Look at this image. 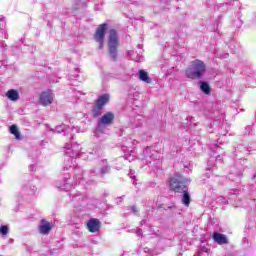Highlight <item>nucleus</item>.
Segmentation results:
<instances>
[{
  "label": "nucleus",
  "mask_w": 256,
  "mask_h": 256,
  "mask_svg": "<svg viewBox=\"0 0 256 256\" xmlns=\"http://www.w3.org/2000/svg\"><path fill=\"white\" fill-rule=\"evenodd\" d=\"M207 71V65L205 62L196 59L190 63L186 68V77L188 79H201L205 72Z\"/></svg>",
  "instance_id": "obj_1"
},
{
  "label": "nucleus",
  "mask_w": 256,
  "mask_h": 256,
  "mask_svg": "<svg viewBox=\"0 0 256 256\" xmlns=\"http://www.w3.org/2000/svg\"><path fill=\"white\" fill-rule=\"evenodd\" d=\"M117 47H119V37L117 36V31L111 29L109 31L108 49L113 61H117Z\"/></svg>",
  "instance_id": "obj_2"
},
{
  "label": "nucleus",
  "mask_w": 256,
  "mask_h": 256,
  "mask_svg": "<svg viewBox=\"0 0 256 256\" xmlns=\"http://www.w3.org/2000/svg\"><path fill=\"white\" fill-rule=\"evenodd\" d=\"M170 191L174 193H182L187 189V184L181 180V174H176L174 177L169 179Z\"/></svg>",
  "instance_id": "obj_3"
},
{
  "label": "nucleus",
  "mask_w": 256,
  "mask_h": 256,
  "mask_svg": "<svg viewBox=\"0 0 256 256\" xmlns=\"http://www.w3.org/2000/svg\"><path fill=\"white\" fill-rule=\"evenodd\" d=\"M105 31H107V23L100 24L94 33V40L99 43V49H103L105 42Z\"/></svg>",
  "instance_id": "obj_4"
},
{
  "label": "nucleus",
  "mask_w": 256,
  "mask_h": 256,
  "mask_svg": "<svg viewBox=\"0 0 256 256\" xmlns=\"http://www.w3.org/2000/svg\"><path fill=\"white\" fill-rule=\"evenodd\" d=\"M86 227L90 233H97L101 229V221L97 218L88 220Z\"/></svg>",
  "instance_id": "obj_5"
},
{
  "label": "nucleus",
  "mask_w": 256,
  "mask_h": 256,
  "mask_svg": "<svg viewBox=\"0 0 256 256\" xmlns=\"http://www.w3.org/2000/svg\"><path fill=\"white\" fill-rule=\"evenodd\" d=\"M39 101L43 105V107H49V105L53 103V96L51 95V90L42 92L40 94Z\"/></svg>",
  "instance_id": "obj_6"
},
{
  "label": "nucleus",
  "mask_w": 256,
  "mask_h": 256,
  "mask_svg": "<svg viewBox=\"0 0 256 256\" xmlns=\"http://www.w3.org/2000/svg\"><path fill=\"white\" fill-rule=\"evenodd\" d=\"M51 229H53L51 222H48L45 219L40 220V225L38 226L40 235H49V233H51Z\"/></svg>",
  "instance_id": "obj_7"
},
{
  "label": "nucleus",
  "mask_w": 256,
  "mask_h": 256,
  "mask_svg": "<svg viewBox=\"0 0 256 256\" xmlns=\"http://www.w3.org/2000/svg\"><path fill=\"white\" fill-rule=\"evenodd\" d=\"M109 103V95L104 94L98 97V99L95 101V107L103 111V107Z\"/></svg>",
  "instance_id": "obj_8"
},
{
  "label": "nucleus",
  "mask_w": 256,
  "mask_h": 256,
  "mask_svg": "<svg viewBox=\"0 0 256 256\" xmlns=\"http://www.w3.org/2000/svg\"><path fill=\"white\" fill-rule=\"evenodd\" d=\"M115 120V114L113 112H107L100 118L102 125H111Z\"/></svg>",
  "instance_id": "obj_9"
},
{
  "label": "nucleus",
  "mask_w": 256,
  "mask_h": 256,
  "mask_svg": "<svg viewBox=\"0 0 256 256\" xmlns=\"http://www.w3.org/2000/svg\"><path fill=\"white\" fill-rule=\"evenodd\" d=\"M213 239L218 243V245H227V243H229L225 234L215 232L213 234Z\"/></svg>",
  "instance_id": "obj_10"
},
{
  "label": "nucleus",
  "mask_w": 256,
  "mask_h": 256,
  "mask_svg": "<svg viewBox=\"0 0 256 256\" xmlns=\"http://www.w3.org/2000/svg\"><path fill=\"white\" fill-rule=\"evenodd\" d=\"M182 205L185 207H189L191 205V195L189 194V191L187 188L182 191Z\"/></svg>",
  "instance_id": "obj_11"
},
{
  "label": "nucleus",
  "mask_w": 256,
  "mask_h": 256,
  "mask_svg": "<svg viewBox=\"0 0 256 256\" xmlns=\"http://www.w3.org/2000/svg\"><path fill=\"white\" fill-rule=\"evenodd\" d=\"M6 97L10 101H19V91L15 90V89L8 90L6 93Z\"/></svg>",
  "instance_id": "obj_12"
},
{
  "label": "nucleus",
  "mask_w": 256,
  "mask_h": 256,
  "mask_svg": "<svg viewBox=\"0 0 256 256\" xmlns=\"http://www.w3.org/2000/svg\"><path fill=\"white\" fill-rule=\"evenodd\" d=\"M139 79L148 85L151 83V77H149V74L145 70H139Z\"/></svg>",
  "instance_id": "obj_13"
},
{
  "label": "nucleus",
  "mask_w": 256,
  "mask_h": 256,
  "mask_svg": "<svg viewBox=\"0 0 256 256\" xmlns=\"http://www.w3.org/2000/svg\"><path fill=\"white\" fill-rule=\"evenodd\" d=\"M10 133L11 135H14L15 139L18 141H21L23 139V136H21V132H19V128H17V125L10 126Z\"/></svg>",
  "instance_id": "obj_14"
},
{
  "label": "nucleus",
  "mask_w": 256,
  "mask_h": 256,
  "mask_svg": "<svg viewBox=\"0 0 256 256\" xmlns=\"http://www.w3.org/2000/svg\"><path fill=\"white\" fill-rule=\"evenodd\" d=\"M200 89L205 95H211V86L207 82H200Z\"/></svg>",
  "instance_id": "obj_15"
},
{
  "label": "nucleus",
  "mask_w": 256,
  "mask_h": 256,
  "mask_svg": "<svg viewBox=\"0 0 256 256\" xmlns=\"http://www.w3.org/2000/svg\"><path fill=\"white\" fill-rule=\"evenodd\" d=\"M7 233H9V227L5 225L0 226V234L7 235Z\"/></svg>",
  "instance_id": "obj_16"
},
{
  "label": "nucleus",
  "mask_w": 256,
  "mask_h": 256,
  "mask_svg": "<svg viewBox=\"0 0 256 256\" xmlns=\"http://www.w3.org/2000/svg\"><path fill=\"white\" fill-rule=\"evenodd\" d=\"M99 111H101V109H98L97 107L94 106V109L92 110V116L99 117Z\"/></svg>",
  "instance_id": "obj_17"
},
{
  "label": "nucleus",
  "mask_w": 256,
  "mask_h": 256,
  "mask_svg": "<svg viewBox=\"0 0 256 256\" xmlns=\"http://www.w3.org/2000/svg\"><path fill=\"white\" fill-rule=\"evenodd\" d=\"M132 211H133V213H137V207L133 206Z\"/></svg>",
  "instance_id": "obj_18"
}]
</instances>
